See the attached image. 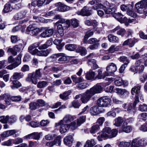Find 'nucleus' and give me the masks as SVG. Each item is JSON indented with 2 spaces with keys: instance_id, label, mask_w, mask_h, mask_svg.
I'll return each instance as SVG.
<instances>
[{
  "instance_id": "4be33fe9",
  "label": "nucleus",
  "mask_w": 147,
  "mask_h": 147,
  "mask_svg": "<svg viewBox=\"0 0 147 147\" xmlns=\"http://www.w3.org/2000/svg\"><path fill=\"white\" fill-rule=\"evenodd\" d=\"M73 141V137L69 135L66 136L64 139V144L68 146H71Z\"/></svg>"
},
{
  "instance_id": "052dcab7",
  "label": "nucleus",
  "mask_w": 147,
  "mask_h": 147,
  "mask_svg": "<svg viewBox=\"0 0 147 147\" xmlns=\"http://www.w3.org/2000/svg\"><path fill=\"white\" fill-rule=\"evenodd\" d=\"M70 23L74 28L77 27L79 25L78 21L75 18L72 19L71 20Z\"/></svg>"
},
{
  "instance_id": "58836bf2",
  "label": "nucleus",
  "mask_w": 147,
  "mask_h": 147,
  "mask_svg": "<svg viewBox=\"0 0 147 147\" xmlns=\"http://www.w3.org/2000/svg\"><path fill=\"white\" fill-rule=\"evenodd\" d=\"M135 6L137 9L138 12L140 13H144L146 11V9L141 6H140L138 3H136L135 5Z\"/></svg>"
},
{
  "instance_id": "1a4fd4ad",
  "label": "nucleus",
  "mask_w": 147,
  "mask_h": 147,
  "mask_svg": "<svg viewBox=\"0 0 147 147\" xmlns=\"http://www.w3.org/2000/svg\"><path fill=\"white\" fill-rule=\"evenodd\" d=\"M55 125L56 126L60 125L59 131L61 133L66 132L69 129L68 124L63 122V121H60L59 122L56 123Z\"/></svg>"
},
{
  "instance_id": "79ce46f5",
  "label": "nucleus",
  "mask_w": 147,
  "mask_h": 147,
  "mask_svg": "<svg viewBox=\"0 0 147 147\" xmlns=\"http://www.w3.org/2000/svg\"><path fill=\"white\" fill-rule=\"evenodd\" d=\"M48 82L44 81H40L38 82L37 84V87L40 88H43L48 85Z\"/></svg>"
},
{
  "instance_id": "f3484780",
  "label": "nucleus",
  "mask_w": 147,
  "mask_h": 147,
  "mask_svg": "<svg viewBox=\"0 0 147 147\" xmlns=\"http://www.w3.org/2000/svg\"><path fill=\"white\" fill-rule=\"evenodd\" d=\"M116 31H117V34L122 36H123L126 32L125 30L124 29L121 28L119 26H117L114 29L112 30L111 32H115Z\"/></svg>"
},
{
  "instance_id": "774afa93",
  "label": "nucleus",
  "mask_w": 147,
  "mask_h": 147,
  "mask_svg": "<svg viewBox=\"0 0 147 147\" xmlns=\"http://www.w3.org/2000/svg\"><path fill=\"white\" fill-rule=\"evenodd\" d=\"M138 41V40L135 38L132 39H129V46L130 47H133L135 44Z\"/></svg>"
},
{
  "instance_id": "7c9ffc66",
  "label": "nucleus",
  "mask_w": 147,
  "mask_h": 147,
  "mask_svg": "<svg viewBox=\"0 0 147 147\" xmlns=\"http://www.w3.org/2000/svg\"><path fill=\"white\" fill-rule=\"evenodd\" d=\"M71 93L70 90H68L64 92L63 93L59 95L60 98L63 100H66L69 99V96Z\"/></svg>"
},
{
  "instance_id": "49530a36",
  "label": "nucleus",
  "mask_w": 147,
  "mask_h": 147,
  "mask_svg": "<svg viewBox=\"0 0 147 147\" xmlns=\"http://www.w3.org/2000/svg\"><path fill=\"white\" fill-rule=\"evenodd\" d=\"M65 48L69 51H73L74 50L77 48V46L74 44H69L66 45Z\"/></svg>"
},
{
  "instance_id": "393cba45",
  "label": "nucleus",
  "mask_w": 147,
  "mask_h": 147,
  "mask_svg": "<svg viewBox=\"0 0 147 147\" xmlns=\"http://www.w3.org/2000/svg\"><path fill=\"white\" fill-rule=\"evenodd\" d=\"M51 49H49L45 50L39 51L37 53V55L40 56H47L51 52Z\"/></svg>"
},
{
  "instance_id": "aec40b11",
  "label": "nucleus",
  "mask_w": 147,
  "mask_h": 147,
  "mask_svg": "<svg viewBox=\"0 0 147 147\" xmlns=\"http://www.w3.org/2000/svg\"><path fill=\"white\" fill-rule=\"evenodd\" d=\"M61 137L60 136H58L52 142H49L46 143V145L48 146L51 147L53 146L57 143L56 140H58V145L60 146L61 144Z\"/></svg>"
},
{
  "instance_id": "c85d7f7f",
  "label": "nucleus",
  "mask_w": 147,
  "mask_h": 147,
  "mask_svg": "<svg viewBox=\"0 0 147 147\" xmlns=\"http://www.w3.org/2000/svg\"><path fill=\"white\" fill-rule=\"evenodd\" d=\"M109 40L112 43H118L119 42V39L117 36L113 34H110L108 36Z\"/></svg>"
},
{
  "instance_id": "20e7f679",
  "label": "nucleus",
  "mask_w": 147,
  "mask_h": 147,
  "mask_svg": "<svg viewBox=\"0 0 147 147\" xmlns=\"http://www.w3.org/2000/svg\"><path fill=\"white\" fill-rule=\"evenodd\" d=\"M21 99V97L20 96H13L10 97L9 95L6 94H4L0 96V100H4L6 104L7 105L11 104V100L13 101H19Z\"/></svg>"
},
{
  "instance_id": "bf43d9fd",
  "label": "nucleus",
  "mask_w": 147,
  "mask_h": 147,
  "mask_svg": "<svg viewBox=\"0 0 147 147\" xmlns=\"http://www.w3.org/2000/svg\"><path fill=\"white\" fill-rule=\"evenodd\" d=\"M32 47H29L28 50L29 52L31 54L34 55L36 54L37 55V53L39 51L38 49L31 48Z\"/></svg>"
},
{
  "instance_id": "603ef678",
  "label": "nucleus",
  "mask_w": 147,
  "mask_h": 147,
  "mask_svg": "<svg viewBox=\"0 0 147 147\" xmlns=\"http://www.w3.org/2000/svg\"><path fill=\"white\" fill-rule=\"evenodd\" d=\"M38 107L39 104L36 102H32L29 104V109L32 110H35Z\"/></svg>"
},
{
  "instance_id": "338daca9",
  "label": "nucleus",
  "mask_w": 147,
  "mask_h": 147,
  "mask_svg": "<svg viewBox=\"0 0 147 147\" xmlns=\"http://www.w3.org/2000/svg\"><path fill=\"white\" fill-rule=\"evenodd\" d=\"M131 143L129 142H121L119 144V146L120 147H129Z\"/></svg>"
},
{
  "instance_id": "39448f33",
  "label": "nucleus",
  "mask_w": 147,
  "mask_h": 147,
  "mask_svg": "<svg viewBox=\"0 0 147 147\" xmlns=\"http://www.w3.org/2000/svg\"><path fill=\"white\" fill-rule=\"evenodd\" d=\"M133 120V119L132 118L127 119L126 120V122H124L120 128L119 130V133H122L123 132L127 133H130L132 130V127L131 126L128 125L126 122H131Z\"/></svg>"
},
{
  "instance_id": "e433bc0d",
  "label": "nucleus",
  "mask_w": 147,
  "mask_h": 147,
  "mask_svg": "<svg viewBox=\"0 0 147 147\" xmlns=\"http://www.w3.org/2000/svg\"><path fill=\"white\" fill-rule=\"evenodd\" d=\"M107 5H109V8L104 10L105 13L106 14H112L113 12H114L115 7V6L113 7V5H110V4Z\"/></svg>"
},
{
  "instance_id": "a211bd4d",
  "label": "nucleus",
  "mask_w": 147,
  "mask_h": 147,
  "mask_svg": "<svg viewBox=\"0 0 147 147\" xmlns=\"http://www.w3.org/2000/svg\"><path fill=\"white\" fill-rule=\"evenodd\" d=\"M117 69V67L116 65L113 63H109L106 67L107 71L110 73L115 72Z\"/></svg>"
},
{
  "instance_id": "37998d69",
  "label": "nucleus",
  "mask_w": 147,
  "mask_h": 147,
  "mask_svg": "<svg viewBox=\"0 0 147 147\" xmlns=\"http://www.w3.org/2000/svg\"><path fill=\"white\" fill-rule=\"evenodd\" d=\"M86 120V117L85 116H83L80 117L77 119L76 121L78 125L80 126L81 125L84 123Z\"/></svg>"
},
{
  "instance_id": "5701e85b",
  "label": "nucleus",
  "mask_w": 147,
  "mask_h": 147,
  "mask_svg": "<svg viewBox=\"0 0 147 147\" xmlns=\"http://www.w3.org/2000/svg\"><path fill=\"white\" fill-rule=\"evenodd\" d=\"M88 64L91 66L92 68L94 70L98 68V66L96 63V61L94 59H88Z\"/></svg>"
},
{
  "instance_id": "2f4dec72",
  "label": "nucleus",
  "mask_w": 147,
  "mask_h": 147,
  "mask_svg": "<svg viewBox=\"0 0 147 147\" xmlns=\"http://www.w3.org/2000/svg\"><path fill=\"white\" fill-rule=\"evenodd\" d=\"M116 91L118 94L121 95V96H124L125 95L127 96L129 94L128 92L125 89L116 88Z\"/></svg>"
},
{
  "instance_id": "b1692460",
  "label": "nucleus",
  "mask_w": 147,
  "mask_h": 147,
  "mask_svg": "<svg viewBox=\"0 0 147 147\" xmlns=\"http://www.w3.org/2000/svg\"><path fill=\"white\" fill-rule=\"evenodd\" d=\"M74 119L73 116L70 115H67L65 116L63 119L61 121H63V122L68 124L73 121Z\"/></svg>"
},
{
  "instance_id": "9d476101",
  "label": "nucleus",
  "mask_w": 147,
  "mask_h": 147,
  "mask_svg": "<svg viewBox=\"0 0 147 147\" xmlns=\"http://www.w3.org/2000/svg\"><path fill=\"white\" fill-rule=\"evenodd\" d=\"M55 7H57V10L60 12H65L69 10L70 7L64 4L59 2L55 4Z\"/></svg>"
},
{
  "instance_id": "6e6d98bb",
  "label": "nucleus",
  "mask_w": 147,
  "mask_h": 147,
  "mask_svg": "<svg viewBox=\"0 0 147 147\" xmlns=\"http://www.w3.org/2000/svg\"><path fill=\"white\" fill-rule=\"evenodd\" d=\"M98 75L96 76V79H101L104 78L105 76L103 75L102 74V69H99L98 71Z\"/></svg>"
},
{
  "instance_id": "0eeeda50",
  "label": "nucleus",
  "mask_w": 147,
  "mask_h": 147,
  "mask_svg": "<svg viewBox=\"0 0 147 147\" xmlns=\"http://www.w3.org/2000/svg\"><path fill=\"white\" fill-rule=\"evenodd\" d=\"M76 13L79 15H81L83 16H88L91 14L92 11L90 9L89 7L87 6H85L81 11H77Z\"/></svg>"
},
{
  "instance_id": "13d9d810",
  "label": "nucleus",
  "mask_w": 147,
  "mask_h": 147,
  "mask_svg": "<svg viewBox=\"0 0 147 147\" xmlns=\"http://www.w3.org/2000/svg\"><path fill=\"white\" fill-rule=\"evenodd\" d=\"M100 129L99 126L97 124L93 125L91 127L90 132L91 133H94L99 130Z\"/></svg>"
},
{
  "instance_id": "680f3d73",
  "label": "nucleus",
  "mask_w": 147,
  "mask_h": 147,
  "mask_svg": "<svg viewBox=\"0 0 147 147\" xmlns=\"http://www.w3.org/2000/svg\"><path fill=\"white\" fill-rule=\"evenodd\" d=\"M8 120V116H2L0 117V122L3 123H6Z\"/></svg>"
},
{
  "instance_id": "473e14b6",
  "label": "nucleus",
  "mask_w": 147,
  "mask_h": 147,
  "mask_svg": "<svg viewBox=\"0 0 147 147\" xmlns=\"http://www.w3.org/2000/svg\"><path fill=\"white\" fill-rule=\"evenodd\" d=\"M138 119L140 121L146 120H147V113H144L139 114L138 117Z\"/></svg>"
},
{
  "instance_id": "a18cd8bd",
  "label": "nucleus",
  "mask_w": 147,
  "mask_h": 147,
  "mask_svg": "<svg viewBox=\"0 0 147 147\" xmlns=\"http://www.w3.org/2000/svg\"><path fill=\"white\" fill-rule=\"evenodd\" d=\"M96 144L94 140L91 139L87 140L86 142V144L84 146V147H92Z\"/></svg>"
},
{
  "instance_id": "c03bdc74",
  "label": "nucleus",
  "mask_w": 147,
  "mask_h": 147,
  "mask_svg": "<svg viewBox=\"0 0 147 147\" xmlns=\"http://www.w3.org/2000/svg\"><path fill=\"white\" fill-rule=\"evenodd\" d=\"M86 25L90 26L92 25L94 26H96L97 25V22L94 20H87L84 22Z\"/></svg>"
},
{
  "instance_id": "0e129e2a",
  "label": "nucleus",
  "mask_w": 147,
  "mask_h": 147,
  "mask_svg": "<svg viewBox=\"0 0 147 147\" xmlns=\"http://www.w3.org/2000/svg\"><path fill=\"white\" fill-rule=\"evenodd\" d=\"M138 110L142 111H147V105L145 104L140 105L139 106Z\"/></svg>"
},
{
  "instance_id": "de8ad7c7",
  "label": "nucleus",
  "mask_w": 147,
  "mask_h": 147,
  "mask_svg": "<svg viewBox=\"0 0 147 147\" xmlns=\"http://www.w3.org/2000/svg\"><path fill=\"white\" fill-rule=\"evenodd\" d=\"M72 78L73 82L76 83H79L82 81V79L81 77H77L75 75L71 76Z\"/></svg>"
},
{
  "instance_id": "3c124183",
  "label": "nucleus",
  "mask_w": 147,
  "mask_h": 147,
  "mask_svg": "<svg viewBox=\"0 0 147 147\" xmlns=\"http://www.w3.org/2000/svg\"><path fill=\"white\" fill-rule=\"evenodd\" d=\"M93 34V31L87 32H86L84 39V42L87 43V40L89 37L92 35Z\"/></svg>"
},
{
  "instance_id": "4468645a",
  "label": "nucleus",
  "mask_w": 147,
  "mask_h": 147,
  "mask_svg": "<svg viewBox=\"0 0 147 147\" xmlns=\"http://www.w3.org/2000/svg\"><path fill=\"white\" fill-rule=\"evenodd\" d=\"M41 133L37 132H33L26 136L24 137V138L27 140L32 139L36 140H38L40 138Z\"/></svg>"
},
{
  "instance_id": "412c9836",
  "label": "nucleus",
  "mask_w": 147,
  "mask_h": 147,
  "mask_svg": "<svg viewBox=\"0 0 147 147\" xmlns=\"http://www.w3.org/2000/svg\"><path fill=\"white\" fill-rule=\"evenodd\" d=\"M24 75L22 72H15L10 78V80H18L23 78Z\"/></svg>"
},
{
  "instance_id": "a19ab883",
  "label": "nucleus",
  "mask_w": 147,
  "mask_h": 147,
  "mask_svg": "<svg viewBox=\"0 0 147 147\" xmlns=\"http://www.w3.org/2000/svg\"><path fill=\"white\" fill-rule=\"evenodd\" d=\"M119 109L118 108H115L113 109L112 111L108 112L107 114V116H111L113 117H115L116 116L115 112H117L119 111Z\"/></svg>"
},
{
  "instance_id": "09e8293b",
  "label": "nucleus",
  "mask_w": 147,
  "mask_h": 147,
  "mask_svg": "<svg viewBox=\"0 0 147 147\" xmlns=\"http://www.w3.org/2000/svg\"><path fill=\"white\" fill-rule=\"evenodd\" d=\"M113 17L117 19V20L119 22H120L123 16L120 13H114L113 15Z\"/></svg>"
},
{
  "instance_id": "bb28decb",
  "label": "nucleus",
  "mask_w": 147,
  "mask_h": 147,
  "mask_svg": "<svg viewBox=\"0 0 147 147\" xmlns=\"http://www.w3.org/2000/svg\"><path fill=\"white\" fill-rule=\"evenodd\" d=\"M140 142V139L138 138L134 139L132 141L131 147H141Z\"/></svg>"
},
{
  "instance_id": "c9c22d12",
  "label": "nucleus",
  "mask_w": 147,
  "mask_h": 147,
  "mask_svg": "<svg viewBox=\"0 0 147 147\" xmlns=\"http://www.w3.org/2000/svg\"><path fill=\"white\" fill-rule=\"evenodd\" d=\"M114 84L117 86H120L123 84L124 81L121 78L117 77L115 79Z\"/></svg>"
},
{
  "instance_id": "8fccbe9b",
  "label": "nucleus",
  "mask_w": 147,
  "mask_h": 147,
  "mask_svg": "<svg viewBox=\"0 0 147 147\" xmlns=\"http://www.w3.org/2000/svg\"><path fill=\"white\" fill-rule=\"evenodd\" d=\"M17 118L16 116L14 115H13L10 117L8 116V121L9 123L12 124L14 123L17 121Z\"/></svg>"
},
{
  "instance_id": "f704fd0d",
  "label": "nucleus",
  "mask_w": 147,
  "mask_h": 147,
  "mask_svg": "<svg viewBox=\"0 0 147 147\" xmlns=\"http://www.w3.org/2000/svg\"><path fill=\"white\" fill-rule=\"evenodd\" d=\"M76 51L77 53H80L82 55H85L87 52V51L85 47H78L76 50Z\"/></svg>"
},
{
  "instance_id": "4d7b16f0",
  "label": "nucleus",
  "mask_w": 147,
  "mask_h": 147,
  "mask_svg": "<svg viewBox=\"0 0 147 147\" xmlns=\"http://www.w3.org/2000/svg\"><path fill=\"white\" fill-rule=\"evenodd\" d=\"M99 42V40L95 38H92L90 39L87 41V43L88 44L93 45L99 44L98 42Z\"/></svg>"
},
{
  "instance_id": "9b49d317",
  "label": "nucleus",
  "mask_w": 147,
  "mask_h": 147,
  "mask_svg": "<svg viewBox=\"0 0 147 147\" xmlns=\"http://www.w3.org/2000/svg\"><path fill=\"white\" fill-rule=\"evenodd\" d=\"M140 86H135L131 90V92L132 95L135 94V98L133 105H136V103L138 102V95L140 92Z\"/></svg>"
},
{
  "instance_id": "f257e3e1",
  "label": "nucleus",
  "mask_w": 147,
  "mask_h": 147,
  "mask_svg": "<svg viewBox=\"0 0 147 147\" xmlns=\"http://www.w3.org/2000/svg\"><path fill=\"white\" fill-rule=\"evenodd\" d=\"M102 83H98L87 90L84 93L82 94L81 100L84 103H87L90 98L96 94L100 93L102 90Z\"/></svg>"
},
{
  "instance_id": "4c0bfd02",
  "label": "nucleus",
  "mask_w": 147,
  "mask_h": 147,
  "mask_svg": "<svg viewBox=\"0 0 147 147\" xmlns=\"http://www.w3.org/2000/svg\"><path fill=\"white\" fill-rule=\"evenodd\" d=\"M121 10L123 11H127V12L129 10H131L133 9V7L131 5H122L120 6Z\"/></svg>"
},
{
  "instance_id": "864d4df0",
  "label": "nucleus",
  "mask_w": 147,
  "mask_h": 147,
  "mask_svg": "<svg viewBox=\"0 0 147 147\" xmlns=\"http://www.w3.org/2000/svg\"><path fill=\"white\" fill-rule=\"evenodd\" d=\"M11 11L10 4L9 3H6L4 6L3 11L5 13H7Z\"/></svg>"
},
{
  "instance_id": "423d86ee",
  "label": "nucleus",
  "mask_w": 147,
  "mask_h": 147,
  "mask_svg": "<svg viewBox=\"0 0 147 147\" xmlns=\"http://www.w3.org/2000/svg\"><path fill=\"white\" fill-rule=\"evenodd\" d=\"M111 100L107 96H104L98 99L97 104L99 107H107L111 105Z\"/></svg>"
},
{
  "instance_id": "7ed1b4c3",
  "label": "nucleus",
  "mask_w": 147,
  "mask_h": 147,
  "mask_svg": "<svg viewBox=\"0 0 147 147\" xmlns=\"http://www.w3.org/2000/svg\"><path fill=\"white\" fill-rule=\"evenodd\" d=\"M40 69H38L36 70L35 73L29 74L26 79V80L29 82H31L34 84H36L37 79L42 76V74L40 72Z\"/></svg>"
},
{
  "instance_id": "72a5a7b5",
  "label": "nucleus",
  "mask_w": 147,
  "mask_h": 147,
  "mask_svg": "<svg viewBox=\"0 0 147 147\" xmlns=\"http://www.w3.org/2000/svg\"><path fill=\"white\" fill-rule=\"evenodd\" d=\"M100 108L97 106H94L90 109V113L93 115H96L99 113Z\"/></svg>"
},
{
  "instance_id": "ddd939ff",
  "label": "nucleus",
  "mask_w": 147,
  "mask_h": 147,
  "mask_svg": "<svg viewBox=\"0 0 147 147\" xmlns=\"http://www.w3.org/2000/svg\"><path fill=\"white\" fill-rule=\"evenodd\" d=\"M54 30L53 28L47 29L40 35L41 37L45 38L51 36L53 34Z\"/></svg>"
},
{
  "instance_id": "f8f14e48",
  "label": "nucleus",
  "mask_w": 147,
  "mask_h": 147,
  "mask_svg": "<svg viewBox=\"0 0 147 147\" xmlns=\"http://www.w3.org/2000/svg\"><path fill=\"white\" fill-rule=\"evenodd\" d=\"M105 3L107 5L109 4V2L106 0H96V4L93 6L92 9L96 10L99 8H103Z\"/></svg>"
},
{
  "instance_id": "2eb2a0df",
  "label": "nucleus",
  "mask_w": 147,
  "mask_h": 147,
  "mask_svg": "<svg viewBox=\"0 0 147 147\" xmlns=\"http://www.w3.org/2000/svg\"><path fill=\"white\" fill-rule=\"evenodd\" d=\"M66 24H67V25L65 26H63L62 24H59L57 26V29L58 30V33L61 36H62L64 34V30L67 28L69 26L70 24L69 21H66Z\"/></svg>"
},
{
  "instance_id": "6e6552de",
  "label": "nucleus",
  "mask_w": 147,
  "mask_h": 147,
  "mask_svg": "<svg viewBox=\"0 0 147 147\" xmlns=\"http://www.w3.org/2000/svg\"><path fill=\"white\" fill-rule=\"evenodd\" d=\"M21 58L22 55L19 54L17 57L15 62L7 66L6 67L7 69L11 70L17 67L21 63Z\"/></svg>"
},
{
  "instance_id": "5fc2aeb1",
  "label": "nucleus",
  "mask_w": 147,
  "mask_h": 147,
  "mask_svg": "<svg viewBox=\"0 0 147 147\" xmlns=\"http://www.w3.org/2000/svg\"><path fill=\"white\" fill-rule=\"evenodd\" d=\"M119 49L118 46H115L114 45H112L108 50L109 53H112L115 51H117Z\"/></svg>"
},
{
  "instance_id": "c756f323",
  "label": "nucleus",
  "mask_w": 147,
  "mask_h": 147,
  "mask_svg": "<svg viewBox=\"0 0 147 147\" xmlns=\"http://www.w3.org/2000/svg\"><path fill=\"white\" fill-rule=\"evenodd\" d=\"M26 12L25 11H22L16 13L14 16L13 18L15 20H20L24 17L26 15Z\"/></svg>"
},
{
  "instance_id": "cd10ccee",
  "label": "nucleus",
  "mask_w": 147,
  "mask_h": 147,
  "mask_svg": "<svg viewBox=\"0 0 147 147\" xmlns=\"http://www.w3.org/2000/svg\"><path fill=\"white\" fill-rule=\"evenodd\" d=\"M10 81L12 82L13 85L11 86V87L12 89L18 88L22 86L21 84L17 80H10Z\"/></svg>"
},
{
  "instance_id": "6ab92c4d",
  "label": "nucleus",
  "mask_w": 147,
  "mask_h": 147,
  "mask_svg": "<svg viewBox=\"0 0 147 147\" xmlns=\"http://www.w3.org/2000/svg\"><path fill=\"white\" fill-rule=\"evenodd\" d=\"M138 22V20H136V19L131 20L128 19L127 18L125 17L123 18H122L120 22L122 23H124L125 26H128L129 25V23H133L135 24L136 23Z\"/></svg>"
},
{
  "instance_id": "f03ea898",
  "label": "nucleus",
  "mask_w": 147,
  "mask_h": 147,
  "mask_svg": "<svg viewBox=\"0 0 147 147\" xmlns=\"http://www.w3.org/2000/svg\"><path fill=\"white\" fill-rule=\"evenodd\" d=\"M118 133V131L115 129L111 130L109 127L104 128L102 133L98 136L97 139L99 141H102L107 138H111L115 137Z\"/></svg>"
},
{
  "instance_id": "ea45409f",
  "label": "nucleus",
  "mask_w": 147,
  "mask_h": 147,
  "mask_svg": "<svg viewBox=\"0 0 147 147\" xmlns=\"http://www.w3.org/2000/svg\"><path fill=\"white\" fill-rule=\"evenodd\" d=\"M68 125L69 126V128H70L72 130H75L79 126L76 121L71 122L70 124H68Z\"/></svg>"
},
{
  "instance_id": "a878e982",
  "label": "nucleus",
  "mask_w": 147,
  "mask_h": 147,
  "mask_svg": "<svg viewBox=\"0 0 147 147\" xmlns=\"http://www.w3.org/2000/svg\"><path fill=\"white\" fill-rule=\"evenodd\" d=\"M123 121L124 120L122 117H118L114 119L113 124L117 127H119L121 125Z\"/></svg>"
},
{
  "instance_id": "dca6fc26",
  "label": "nucleus",
  "mask_w": 147,
  "mask_h": 147,
  "mask_svg": "<svg viewBox=\"0 0 147 147\" xmlns=\"http://www.w3.org/2000/svg\"><path fill=\"white\" fill-rule=\"evenodd\" d=\"M95 76V73L91 70H89L85 74L86 79L90 81H92L96 80Z\"/></svg>"
},
{
  "instance_id": "69168bd1",
  "label": "nucleus",
  "mask_w": 147,
  "mask_h": 147,
  "mask_svg": "<svg viewBox=\"0 0 147 147\" xmlns=\"http://www.w3.org/2000/svg\"><path fill=\"white\" fill-rule=\"evenodd\" d=\"M89 86L86 83H83L77 85V87L79 89H82L86 88Z\"/></svg>"
},
{
  "instance_id": "e2e57ef3",
  "label": "nucleus",
  "mask_w": 147,
  "mask_h": 147,
  "mask_svg": "<svg viewBox=\"0 0 147 147\" xmlns=\"http://www.w3.org/2000/svg\"><path fill=\"white\" fill-rule=\"evenodd\" d=\"M12 144H18L22 143L23 142L22 138H18L15 139H12Z\"/></svg>"
}]
</instances>
